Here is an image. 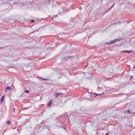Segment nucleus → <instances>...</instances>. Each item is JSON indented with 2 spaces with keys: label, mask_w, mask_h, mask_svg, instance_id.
Masks as SVG:
<instances>
[{
  "label": "nucleus",
  "mask_w": 135,
  "mask_h": 135,
  "mask_svg": "<svg viewBox=\"0 0 135 135\" xmlns=\"http://www.w3.org/2000/svg\"><path fill=\"white\" fill-rule=\"evenodd\" d=\"M62 94L61 93H56L54 94V95L56 96V97H58V96L60 95V94Z\"/></svg>",
  "instance_id": "obj_2"
},
{
  "label": "nucleus",
  "mask_w": 135,
  "mask_h": 135,
  "mask_svg": "<svg viewBox=\"0 0 135 135\" xmlns=\"http://www.w3.org/2000/svg\"><path fill=\"white\" fill-rule=\"evenodd\" d=\"M4 97L3 96L1 97V99L0 100V102H1V103H2L3 102L4 99Z\"/></svg>",
  "instance_id": "obj_3"
},
{
  "label": "nucleus",
  "mask_w": 135,
  "mask_h": 135,
  "mask_svg": "<svg viewBox=\"0 0 135 135\" xmlns=\"http://www.w3.org/2000/svg\"><path fill=\"white\" fill-rule=\"evenodd\" d=\"M106 135H108V134H106Z\"/></svg>",
  "instance_id": "obj_17"
},
{
  "label": "nucleus",
  "mask_w": 135,
  "mask_h": 135,
  "mask_svg": "<svg viewBox=\"0 0 135 135\" xmlns=\"http://www.w3.org/2000/svg\"><path fill=\"white\" fill-rule=\"evenodd\" d=\"M114 4H113L112 5V6H114Z\"/></svg>",
  "instance_id": "obj_14"
},
{
  "label": "nucleus",
  "mask_w": 135,
  "mask_h": 135,
  "mask_svg": "<svg viewBox=\"0 0 135 135\" xmlns=\"http://www.w3.org/2000/svg\"><path fill=\"white\" fill-rule=\"evenodd\" d=\"M108 11H105V12H106V13H107L108 12Z\"/></svg>",
  "instance_id": "obj_15"
},
{
  "label": "nucleus",
  "mask_w": 135,
  "mask_h": 135,
  "mask_svg": "<svg viewBox=\"0 0 135 135\" xmlns=\"http://www.w3.org/2000/svg\"><path fill=\"white\" fill-rule=\"evenodd\" d=\"M11 89V88L9 87H7L6 88V91L7 92L9 91Z\"/></svg>",
  "instance_id": "obj_4"
},
{
  "label": "nucleus",
  "mask_w": 135,
  "mask_h": 135,
  "mask_svg": "<svg viewBox=\"0 0 135 135\" xmlns=\"http://www.w3.org/2000/svg\"><path fill=\"white\" fill-rule=\"evenodd\" d=\"M31 21L32 22H34V21L33 20H31Z\"/></svg>",
  "instance_id": "obj_11"
},
{
  "label": "nucleus",
  "mask_w": 135,
  "mask_h": 135,
  "mask_svg": "<svg viewBox=\"0 0 135 135\" xmlns=\"http://www.w3.org/2000/svg\"><path fill=\"white\" fill-rule=\"evenodd\" d=\"M52 104V102H50L48 103V105L49 106H50Z\"/></svg>",
  "instance_id": "obj_5"
},
{
  "label": "nucleus",
  "mask_w": 135,
  "mask_h": 135,
  "mask_svg": "<svg viewBox=\"0 0 135 135\" xmlns=\"http://www.w3.org/2000/svg\"><path fill=\"white\" fill-rule=\"evenodd\" d=\"M123 52H124L131 53V51H123Z\"/></svg>",
  "instance_id": "obj_7"
},
{
  "label": "nucleus",
  "mask_w": 135,
  "mask_h": 135,
  "mask_svg": "<svg viewBox=\"0 0 135 135\" xmlns=\"http://www.w3.org/2000/svg\"><path fill=\"white\" fill-rule=\"evenodd\" d=\"M6 123L7 124H10L11 123V122L9 120H8L6 122Z\"/></svg>",
  "instance_id": "obj_6"
},
{
  "label": "nucleus",
  "mask_w": 135,
  "mask_h": 135,
  "mask_svg": "<svg viewBox=\"0 0 135 135\" xmlns=\"http://www.w3.org/2000/svg\"><path fill=\"white\" fill-rule=\"evenodd\" d=\"M96 94V96H98V95H100V94Z\"/></svg>",
  "instance_id": "obj_10"
},
{
  "label": "nucleus",
  "mask_w": 135,
  "mask_h": 135,
  "mask_svg": "<svg viewBox=\"0 0 135 135\" xmlns=\"http://www.w3.org/2000/svg\"><path fill=\"white\" fill-rule=\"evenodd\" d=\"M119 41V40L118 39H115L114 40H112V41H110V42H109V43H107V44H113V43H115V42L117 41Z\"/></svg>",
  "instance_id": "obj_1"
},
{
  "label": "nucleus",
  "mask_w": 135,
  "mask_h": 135,
  "mask_svg": "<svg viewBox=\"0 0 135 135\" xmlns=\"http://www.w3.org/2000/svg\"><path fill=\"white\" fill-rule=\"evenodd\" d=\"M29 92V90H26L24 92V93L25 94L26 93H28Z\"/></svg>",
  "instance_id": "obj_8"
},
{
  "label": "nucleus",
  "mask_w": 135,
  "mask_h": 135,
  "mask_svg": "<svg viewBox=\"0 0 135 135\" xmlns=\"http://www.w3.org/2000/svg\"><path fill=\"white\" fill-rule=\"evenodd\" d=\"M134 23H135V21L134 22Z\"/></svg>",
  "instance_id": "obj_18"
},
{
  "label": "nucleus",
  "mask_w": 135,
  "mask_h": 135,
  "mask_svg": "<svg viewBox=\"0 0 135 135\" xmlns=\"http://www.w3.org/2000/svg\"><path fill=\"white\" fill-rule=\"evenodd\" d=\"M43 79L44 80H47L46 79Z\"/></svg>",
  "instance_id": "obj_13"
},
{
  "label": "nucleus",
  "mask_w": 135,
  "mask_h": 135,
  "mask_svg": "<svg viewBox=\"0 0 135 135\" xmlns=\"http://www.w3.org/2000/svg\"><path fill=\"white\" fill-rule=\"evenodd\" d=\"M133 68V69L135 68V66H134Z\"/></svg>",
  "instance_id": "obj_12"
},
{
  "label": "nucleus",
  "mask_w": 135,
  "mask_h": 135,
  "mask_svg": "<svg viewBox=\"0 0 135 135\" xmlns=\"http://www.w3.org/2000/svg\"><path fill=\"white\" fill-rule=\"evenodd\" d=\"M70 57H71V56H70L67 57V58H66V57H65L66 59H70Z\"/></svg>",
  "instance_id": "obj_9"
},
{
  "label": "nucleus",
  "mask_w": 135,
  "mask_h": 135,
  "mask_svg": "<svg viewBox=\"0 0 135 135\" xmlns=\"http://www.w3.org/2000/svg\"><path fill=\"white\" fill-rule=\"evenodd\" d=\"M15 108H13V110H15Z\"/></svg>",
  "instance_id": "obj_16"
}]
</instances>
